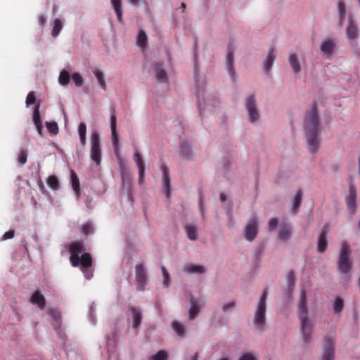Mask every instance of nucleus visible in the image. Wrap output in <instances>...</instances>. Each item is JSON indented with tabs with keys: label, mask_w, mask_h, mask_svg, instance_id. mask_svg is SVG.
<instances>
[{
	"label": "nucleus",
	"mask_w": 360,
	"mask_h": 360,
	"mask_svg": "<svg viewBox=\"0 0 360 360\" xmlns=\"http://www.w3.org/2000/svg\"><path fill=\"white\" fill-rule=\"evenodd\" d=\"M347 6L343 1L340 0L338 2V11L339 16V26L342 27L344 24L345 16L347 14Z\"/></svg>",
	"instance_id": "26"
},
{
	"label": "nucleus",
	"mask_w": 360,
	"mask_h": 360,
	"mask_svg": "<svg viewBox=\"0 0 360 360\" xmlns=\"http://www.w3.org/2000/svg\"><path fill=\"white\" fill-rule=\"evenodd\" d=\"M207 267L203 264L190 263L184 266L183 271L188 274L202 275L207 272Z\"/></svg>",
	"instance_id": "11"
},
{
	"label": "nucleus",
	"mask_w": 360,
	"mask_h": 360,
	"mask_svg": "<svg viewBox=\"0 0 360 360\" xmlns=\"http://www.w3.org/2000/svg\"><path fill=\"white\" fill-rule=\"evenodd\" d=\"M303 129L309 152L311 154L316 153L320 148L321 139L319 134L322 129L317 108L314 104L305 113Z\"/></svg>",
	"instance_id": "1"
},
{
	"label": "nucleus",
	"mask_w": 360,
	"mask_h": 360,
	"mask_svg": "<svg viewBox=\"0 0 360 360\" xmlns=\"http://www.w3.org/2000/svg\"><path fill=\"white\" fill-rule=\"evenodd\" d=\"M46 127L50 133L57 134L58 132V127L56 122H46Z\"/></svg>",
	"instance_id": "39"
},
{
	"label": "nucleus",
	"mask_w": 360,
	"mask_h": 360,
	"mask_svg": "<svg viewBox=\"0 0 360 360\" xmlns=\"http://www.w3.org/2000/svg\"><path fill=\"white\" fill-rule=\"evenodd\" d=\"M278 224V220L276 218L270 219L268 224L269 231H271L274 230L277 227Z\"/></svg>",
	"instance_id": "47"
},
{
	"label": "nucleus",
	"mask_w": 360,
	"mask_h": 360,
	"mask_svg": "<svg viewBox=\"0 0 360 360\" xmlns=\"http://www.w3.org/2000/svg\"><path fill=\"white\" fill-rule=\"evenodd\" d=\"M351 250L347 243L341 244L339 259L338 261V270L340 273L347 274L352 268V262L350 259Z\"/></svg>",
	"instance_id": "5"
},
{
	"label": "nucleus",
	"mask_w": 360,
	"mask_h": 360,
	"mask_svg": "<svg viewBox=\"0 0 360 360\" xmlns=\"http://www.w3.org/2000/svg\"><path fill=\"white\" fill-rule=\"evenodd\" d=\"M308 313L307 292L304 289H302L297 302V316L300 321L301 333L305 343H309L311 341L314 328V323L309 318Z\"/></svg>",
	"instance_id": "2"
},
{
	"label": "nucleus",
	"mask_w": 360,
	"mask_h": 360,
	"mask_svg": "<svg viewBox=\"0 0 360 360\" xmlns=\"http://www.w3.org/2000/svg\"><path fill=\"white\" fill-rule=\"evenodd\" d=\"M156 79L159 82H166L167 80V75L166 72L162 69L160 65H156L155 67Z\"/></svg>",
	"instance_id": "29"
},
{
	"label": "nucleus",
	"mask_w": 360,
	"mask_h": 360,
	"mask_svg": "<svg viewBox=\"0 0 360 360\" xmlns=\"http://www.w3.org/2000/svg\"><path fill=\"white\" fill-rule=\"evenodd\" d=\"M327 233H328L327 227L325 226L322 229V231L320 233L319 238H318L317 250H318L319 252H325V250L327 248V244H328L327 236H326Z\"/></svg>",
	"instance_id": "22"
},
{
	"label": "nucleus",
	"mask_w": 360,
	"mask_h": 360,
	"mask_svg": "<svg viewBox=\"0 0 360 360\" xmlns=\"http://www.w3.org/2000/svg\"><path fill=\"white\" fill-rule=\"evenodd\" d=\"M345 32L349 41H354L359 37V28L352 19H349L348 21Z\"/></svg>",
	"instance_id": "16"
},
{
	"label": "nucleus",
	"mask_w": 360,
	"mask_h": 360,
	"mask_svg": "<svg viewBox=\"0 0 360 360\" xmlns=\"http://www.w3.org/2000/svg\"><path fill=\"white\" fill-rule=\"evenodd\" d=\"M343 307H344V300L340 297H336L334 301L333 305L334 312L335 314L340 313L342 311Z\"/></svg>",
	"instance_id": "35"
},
{
	"label": "nucleus",
	"mask_w": 360,
	"mask_h": 360,
	"mask_svg": "<svg viewBox=\"0 0 360 360\" xmlns=\"http://www.w3.org/2000/svg\"><path fill=\"white\" fill-rule=\"evenodd\" d=\"M233 61H234V53L231 49H229V51H228V54L226 56V69H227L229 76L232 78V79H233L236 76V72H235L234 66H233Z\"/></svg>",
	"instance_id": "23"
},
{
	"label": "nucleus",
	"mask_w": 360,
	"mask_h": 360,
	"mask_svg": "<svg viewBox=\"0 0 360 360\" xmlns=\"http://www.w3.org/2000/svg\"><path fill=\"white\" fill-rule=\"evenodd\" d=\"M136 280L138 285V288L143 290L147 283V277L146 271L142 264L136 266Z\"/></svg>",
	"instance_id": "13"
},
{
	"label": "nucleus",
	"mask_w": 360,
	"mask_h": 360,
	"mask_svg": "<svg viewBox=\"0 0 360 360\" xmlns=\"http://www.w3.org/2000/svg\"><path fill=\"white\" fill-rule=\"evenodd\" d=\"M80 143L82 146H85L86 143V136H79Z\"/></svg>",
	"instance_id": "58"
},
{
	"label": "nucleus",
	"mask_w": 360,
	"mask_h": 360,
	"mask_svg": "<svg viewBox=\"0 0 360 360\" xmlns=\"http://www.w3.org/2000/svg\"><path fill=\"white\" fill-rule=\"evenodd\" d=\"M181 8L182 9V11L184 12L186 9V4L184 3H181Z\"/></svg>",
	"instance_id": "61"
},
{
	"label": "nucleus",
	"mask_w": 360,
	"mask_h": 360,
	"mask_svg": "<svg viewBox=\"0 0 360 360\" xmlns=\"http://www.w3.org/2000/svg\"><path fill=\"white\" fill-rule=\"evenodd\" d=\"M245 108L248 120L250 123H256L260 119V112L255 96H249L245 101Z\"/></svg>",
	"instance_id": "6"
},
{
	"label": "nucleus",
	"mask_w": 360,
	"mask_h": 360,
	"mask_svg": "<svg viewBox=\"0 0 360 360\" xmlns=\"http://www.w3.org/2000/svg\"><path fill=\"white\" fill-rule=\"evenodd\" d=\"M36 98L33 91H30L26 98V105L28 107L30 105L34 103Z\"/></svg>",
	"instance_id": "48"
},
{
	"label": "nucleus",
	"mask_w": 360,
	"mask_h": 360,
	"mask_svg": "<svg viewBox=\"0 0 360 360\" xmlns=\"http://www.w3.org/2000/svg\"><path fill=\"white\" fill-rule=\"evenodd\" d=\"M187 238L192 241L197 240L198 238V226L194 223H188L184 226Z\"/></svg>",
	"instance_id": "19"
},
{
	"label": "nucleus",
	"mask_w": 360,
	"mask_h": 360,
	"mask_svg": "<svg viewBox=\"0 0 360 360\" xmlns=\"http://www.w3.org/2000/svg\"><path fill=\"white\" fill-rule=\"evenodd\" d=\"M145 168L139 169V181L140 183L143 182L144 178Z\"/></svg>",
	"instance_id": "56"
},
{
	"label": "nucleus",
	"mask_w": 360,
	"mask_h": 360,
	"mask_svg": "<svg viewBox=\"0 0 360 360\" xmlns=\"http://www.w3.org/2000/svg\"><path fill=\"white\" fill-rule=\"evenodd\" d=\"M302 192L301 191H297L293 199H292V212L294 214H296L297 213V211L300 207V205H301V202H302Z\"/></svg>",
	"instance_id": "31"
},
{
	"label": "nucleus",
	"mask_w": 360,
	"mask_h": 360,
	"mask_svg": "<svg viewBox=\"0 0 360 360\" xmlns=\"http://www.w3.org/2000/svg\"><path fill=\"white\" fill-rule=\"evenodd\" d=\"M162 172H163V181H164V186L165 187L166 190V195L167 197L169 195V184H170V179L169 177V172L165 167H162Z\"/></svg>",
	"instance_id": "34"
},
{
	"label": "nucleus",
	"mask_w": 360,
	"mask_h": 360,
	"mask_svg": "<svg viewBox=\"0 0 360 360\" xmlns=\"http://www.w3.org/2000/svg\"><path fill=\"white\" fill-rule=\"evenodd\" d=\"M47 184L53 190H58L59 188L58 179L56 176H50L47 179Z\"/></svg>",
	"instance_id": "37"
},
{
	"label": "nucleus",
	"mask_w": 360,
	"mask_h": 360,
	"mask_svg": "<svg viewBox=\"0 0 360 360\" xmlns=\"http://www.w3.org/2000/svg\"><path fill=\"white\" fill-rule=\"evenodd\" d=\"M219 360H231L229 357H223L220 359Z\"/></svg>",
	"instance_id": "63"
},
{
	"label": "nucleus",
	"mask_w": 360,
	"mask_h": 360,
	"mask_svg": "<svg viewBox=\"0 0 360 360\" xmlns=\"http://www.w3.org/2000/svg\"><path fill=\"white\" fill-rule=\"evenodd\" d=\"M172 328L173 330L179 337H184L186 335V327L179 321H174L172 323Z\"/></svg>",
	"instance_id": "30"
},
{
	"label": "nucleus",
	"mask_w": 360,
	"mask_h": 360,
	"mask_svg": "<svg viewBox=\"0 0 360 360\" xmlns=\"http://www.w3.org/2000/svg\"><path fill=\"white\" fill-rule=\"evenodd\" d=\"M116 116L115 114L112 115L110 118L111 132L116 131Z\"/></svg>",
	"instance_id": "50"
},
{
	"label": "nucleus",
	"mask_w": 360,
	"mask_h": 360,
	"mask_svg": "<svg viewBox=\"0 0 360 360\" xmlns=\"http://www.w3.org/2000/svg\"><path fill=\"white\" fill-rule=\"evenodd\" d=\"M134 157L138 168H145L143 161L137 150L135 151Z\"/></svg>",
	"instance_id": "46"
},
{
	"label": "nucleus",
	"mask_w": 360,
	"mask_h": 360,
	"mask_svg": "<svg viewBox=\"0 0 360 360\" xmlns=\"http://www.w3.org/2000/svg\"><path fill=\"white\" fill-rule=\"evenodd\" d=\"M112 134V142L113 149L115 155L117 156L119 154V140L116 131L111 132Z\"/></svg>",
	"instance_id": "40"
},
{
	"label": "nucleus",
	"mask_w": 360,
	"mask_h": 360,
	"mask_svg": "<svg viewBox=\"0 0 360 360\" xmlns=\"http://www.w3.org/2000/svg\"><path fill=\"white\" fill-rule=\"evenodd\" d=\"M129 311L130 312L131 317L133 320L132 327L133 328L136 329L140 326L141 323L142 313L139 309L134 307H130Z\"/></svg>",
	"instance_id": "24"
},
{
	"label": "nucleus",
	"mask_w": 360,
	"mask_h": 360,
	"mask_svg": "<svg viewBox=\"0 0 360 360\" xmlns=\"http://www.w3.org/2000/svg\"><path fill=\"white\" fill-rule=\"evenodd\" d=\"M133 6H138L139 0H128Z\"/></svg>",
	"instance_id": "60"
},
{
	"label": "nucleus",
	"mask_w": 360,
	"mask_h": 360,
	"mask_svg": "<svg viewBox=\"0 0 360 360\" xmlns=\"http://www.w3.org/2000/svg\"><path fill=\"white\" fill-rule=\"evenodd\" d=\"M267 297V290H264L257 303L256 304L254 317L252 319L255 330L260 333L265 330Z\"/></svg>",
	"instance_id": "4"
},
{
	"label": "nucleus",
	"mask_w": 360,
	"mask_h": 360,
	"mask_svg": "<svg viewBox=\"0 0 360 360\" xmlns=\"http://www.w3.org/2000/svg\"><path fill=\"white\" fill-rule=\"evenodd\" d=\"M32 121L34 122V124L35 125V127L37 129L38 134L40 136H42L43 126H42V123H41V116H40V112H39V105H37L34 108Z\"/></svg>",
	"instance_id": "21"
},
{
	"label": "nucleus",
	"mask_w": 360,
	"mask_h": 360,
	"mask_svg": "<svg viewBox=\"0 0 360 360\" xmlns=\"http://www.w3.org/2000/svg\"><path fill=\"white\" fill-rule=\"evenodd\" d=\"M69 251L71 254L70 260L72 266H77L79 263L82 264V271L87 279L93 276L92 271L90 269L92 264L91 257L89 253H85L80 257L83 251L82 244L80 243H72L69 246Z\"/></svg>",
	"instance_id": "3"
},
{
	"label": "nucleus",
	"mask_w": 360,
	"mask_h": 360,
	"mask_svg": "<svg viewBox=\"0 0 360 360\" xmlns=\"http://www.w3.org/2000/svg\"><path fill=\"white\" fill-rule=\"evenodd\" d=\"M359 288H360V278L359 279Z\"/></svg>",
	"instance_id": "64"
},
{
	"label": "nucleus",
	"mask_w": 360,
	"mask_h": 360,
	"mask_svg": "<svg viewBox=\"0 0 360 360\" xmlns=\"http://www.w3.org/2000/svg\"><path fill=\"white\" fill-rule=\"evenodd\" d=\"M147 41L148 37L146 32L143 30H140L136 40L137 45L141 48H143L147 45Z\"/></svg>",
	"instance_id": "33"
},
{
	"label": "nucleus",
	"mask_w": 360,
	"mask_h": 360,
	"mask_svg": "<svg viewBox=\"0 0 360 360\" xmlns=\"http://www.w3.org/2000/svg\"><path fill=\"white\" fill-rule=\"evenodd\" d=\"M180 155L187 160H193L195 155L192 146L188 142H182L179 147Z\"/></svg>",
	"instance_id": "15"
},
{
	"label": "nucleus",
	"mask_w": 360,
	"mask_h": 360,
	"mask_svg": "<svg viewBox=\"0 0 360 360\" xmlns=\"http://www.w3.org/2000/svg\"><path fill=\"white\" fill-rule=\"evenodd\" d=\"M13 236H14V231L13 230H10V231L6 232L3 235L2 240L11 239V238H13Z\"/></svg>",
	"instance_id": "55"
},
{
	"label": "nucleus",
	"mask_w": 360,
	"mask_h": 360,
	"mask_svg": "<svg viewBox=\"0 0 360 360\" xmlns=\"http://www.w3.org/2000/svg\"><path fill=\"white\" fill-rule=\"evenodd\" d=\"M235 307V302L231 301V302H229L228 303H226L225 304L223 305L222 307V311L224 312H226L228 311L229 310H231L232 309L233 307Z\"/></svg>",
	"instance_id": "51"
},
{
	"label": "nucleus",
	"mask_w": 360,
	"mask_h": 360,
	"mask_svg": "<svg viewBox=\"0 0 360 360\" xmlns=\"http://www.w3.org/2000/svg\"><path fill=\"white\" fill-rule=\"evenodd\" d=\"M71 184H72V188L77 196V198H78L80 195L79 181V178L77 176L76 173L72 170L71 171Z\"/></svg>",
	"instance_id": "28"
},
{
	"label": "nucleus",
	"mask_w": 360,
	"mask_h": 360,
	"mask_svg": "<svg viewBox=\"0 0 360 360\" xmlns=\"http://www.w3.org/2000/svg\"><path fill=\"white\" fill-rule=\"evenodd\" d=\"M38 20H39V23L41 25V26H44L46 22V18L44 15H40L39 16V18H38Z\"/></svg>",
	"instance_id": "57"
},
{
	"label": "nucleus",
	"mask_w": 360,
	"mask_h": 360,
	"mask_svg": "<svg viewBox=\"0 0 360 360\" xmlns=\"http://www.w3.org/2000/svg\"><path fill=\"white\" fill-rule=\"evenodd\" d=\"M337 40L335 38H326L322 40L319 45L320 52L326 59L330 58L335 53Z\"/></svg>",
	"instance_id": "8"
},
{
	"label": "nucleus",
	"mask_w": 360,
	"mask_h": 360,
	"mask_svg": "<svg viewBox=\"0 0 360 360\" xmlns=\"http://www.w3.org/2000/svg\"><path fill=\"white\" fill-rule=\"evenodd\" d=\"M168 356L166 352L159 351L152 356L153 360H167Z\"/></svg>",
	"instance_id": "43"
},
{
	"label": "nucleus",
	"mask_w": 360,
	"mask_h": 360,
	"mask_svg": "<svg viewBox=\"0 0 360 360\" xmlns=\"http://www.w3.org/2000/svg\"><path fill=\"white\" fill-rule=\"evenodd\" d=\"M49 314L55 321H58L60 319L59 314L54 309H50L49 311Z\"/></svg>",
	"instance_id": "54"
},
{
	"label": "nucleus",
	"mask_w": 360,
	"mask_h": 360,
	"mask_svg": "<svg viewBox=\"0 0 360 360\" xmlns=\"http://www.w3.org/2000/svg\"><path fill=\"white\" fill-rule=\"evenodd\" d=\"M203 307V303L197 300L193 296L190 298V307L188 310V317L190 320H193L200 313Z\"/></svg>",
	"instance_id": "12"
},
{
	"label": "nucleus",
	"mask_w": 360,
	"mask_h": 360,
	"mask_svg": "<svg viewBox=\"0 0 360 360\" xmlns=\"http://www.w3.org/2000/svg\"><path fill=\"white\" fill-rule=\"evenodd\" d=\"M238 360H257V356L254 352H246L242 354Z\"/></svg>",
	"instance_id": "41"
},
{
	"label": "nucleus",
	"mask_w": 360,
	"mask_h": 360,
	"mask_svg": "<svg viewBox=\"0 0 360 360\" xmlns=\"http://www.w3.org/2000/svg\"><path fill=\"white\" fill-rule=\"evenodd\" d=\"M94 75L96 76L101 87L103 90H105L106 89V84H105V82L104 79V75H103V72H101L99 70H96L94 72Z\"/></svg>",
	"instance_id": "38"
},
{
	"label": "nucleus",
	"mask_w": 360,
	"mask_h": 360,
	"mask_svg": "<svg viewBox=\"0 0 360 360\" xmlns=\"http://www.w3.org/2000/svg\"><path fill=\"white\" fill-rule=\"evenodd\" d=\"M93 229V226L91 224H86L82 227L83 233L85 235H88L91 233Z\"/></svg>",
	"instance_id": "52"
},
{
	"label": "nucleus",
	"mask_w": 360,
	"mask_h": 360,
	"mask_svg": "<svg viewBox=\"0 0 360 360\" xmlns=\"http://www.w3.org/2000/svg\"><path fill=\"white\" fill-rule=\"evenodd\" d=\"M288 63L294 75H296L302 71V61L297 53H290Z\"/></svg>",
	"instance_id": "14"
},
{
	"label": "nucleus",
	"mask_w": 360,
	"mask_h": 360,
	"mask_svg": "<svg viewBox=\"0 0 360 360\" xmlns=\"http://www.w3.org/2000/svg\"><path fill=\"white\" fill-rule=\"evenodd\" d=\"M111 4L117 15V18L120 23L123 22L122 0H111Z\"/></svg>",
	"instance_id": "27"
},
{
	"label": "nucleus",
	"mask_w": 360,
	"mask_h": 360,
	"mask_svg": "<svg viewBox=\"0 0 360 360\" xmlns=\"http://www.w3.org/2000/svg\"><path fill=\"white\" fill-rule=\"evenodd\" d=\"M161 271H162V274L163 276L162 283L167 288V287H168V285L169 284V274L167 271L166 267H165V266H162L161 268Z\"/></svg>",
	"instance_id": "42"
},
{
	"label": "nucleus",
	"mask_w": 360,
	"mask_h": 360,
	"mask_svg": "<svg viewBox=\"0 0 360 360\" xmlns=\"http://www.w3.org/2000/svg\"><path fill=\"white\" fill-rule=\"evenodd\" d=\"M292 226L290 224L283 223L280 226L278 238L281 241H288L292 237Z\"/></svg>",
	"instance_id": "18"
},
{
	"label": "nucleus",
	"mask_w": 360,
	"mask_h": 360,
	"mask_svg": "<svg viewBox=\"0 0 360 360\" xmlns=\"http://www.w3.org/2000/svg\"><path fill=\"white\" fill-rule=\"evenodd\" d=\"M30 302L33 304L37 305L38 307L40 308L41 309H43L45 307V304H46L45 298L43 296V295H41L40 291H39V290L35 291L32 294L31 299H30Z\"/></svg>",
	"instance_id": "25"
},
{
	"label": "nucleus",
	"mask_w": 360,
	"mask_h": 360,
	"mask_svg": "<svg viewBox=\"0 0 360 360\" xmlns=\"http://www.w3.org/2000/svg\"><path fill=\"white\" fill-rule=\"evenodd\" d=\"M27 150H20L18 160L21 165H24L27 162Z\"/></svg>",
	"instance_id": "44"
},
{
	"label": "nucleus",
	"mask_w": 360,
	"mask_h": 360,
	"mask_svg": "<svg viewBox=\"0 0 360 360\" xmlns=\"http://www.w3.org/2000/svg\"><path fill=\"white\" fill-rule=\"evenodd\" d=\"M191 360H198V354H195L192 356Z\"/></svg>",
	"instance_id": "62"
},
{
	"label": "nucleus",
	"mask_w": 360,
	"mask_h": 360,
	"mask_svg": "<svg viewBox=\"0 0 360 360\" xmlns=\"http://www.w3.org/2000/svg\"><path fill=\"white\" fill-rule=\"evenodd\" d=\"M91 142V150L90 157L92 161H94L96 165H99L101 162V139L98 131H94L91 132L90 137Z\"/></svg>",
	"instance_id": "7"
},
{
	"label": "nucleus",
	"mask_w": 360,
	"mask_h": 360,
	"mask_svg": "<svg viewBox=\"0 0 360 360\" xmlns=\"http://www.w3.org/2000/svg\"><path fill=\"white\" fill-rule=\"evenodd\" d=\"M72 79L77 86H81L83 84V79L79 73L72 74Z\"/></svg>",
	"instance_id": "45"
},
{
	"label": "nucleus",
	"mask_w": 360,
	"mask_h": 360,
	"mask_svg": "<svg viewBox=\"0 0 360 360\" xmlns=\"http://www.w3.org/2000/svg\"><path fill=\"white\" fill-rule=\"evenodd\" d=\"M257 226L258 223L255 219H252L247 224L244 230V236L247 240L251 242L256 238L258 232Z\"/></svg>",
	"instance_id": "10"
},
{
	"label": "nucleus",
	"mask_w": 360,
	"mask_h": 360,
	"mask_svg": "<svg viewBox=\"0 0 360 360\" xmlns=\"http://www.w3.org/2000/svg\"><path fill=\"white\" fill-rule=\"evenodd\" d=\"M356 190L353 185H351L349 188V195L347 198V205L349 212L352 214H354L356 212Z\"/></svg>",
	"instance_id": "17"
},
{
	"label": "nucleus",
	"mask_w": 360,
	"mask_h": 360,
	"mask_svg": "<svg viewBox=\"0 0 360 360\" xmlns=\"http://www.w3.org/2000/svg\"><path fill=\"white\" fill-rule=\"evenodd\" d=\"M324 352L322 360H333L335 337L334 335H328L324 338Z\"/></svg>",
	"instance_id": "9"
},
{
	"label": "nucleus",
	"mask_w": 360,
	"mask_h": 360,
	"mask_svg": "<svg viewBox=\"0 0 360 360\" xmlns=\"http://www.w3.org/2000/svg\"><path fill=\"white\" fill-rule=\"evenodd\" d=\"M288 281L290 286H294L295 281V276L292 271L288 274Z\"/></svg>",
	"instance_id": "53"
},
{
	"label": "nucleus",
	"mask_w": 360,
	"mask_h": 360,
	"mask_svg": "<svg viewBox=\"0 0 360 360\" xmlns=\"http://www.w3.org/2000/svg\"><path fill=\"white\" fill-rule=\"evenodd\" d=\"M63 27V24L61 20L59 18H56L53 20V27L51 32V35L53 37H56L60 34V31Z\"/></svg>",
	"instance_id": "32"
},
{
	"label": "nucleus",
	"mask_w": 360,
	"mask_h": 360,
	"mask_svg": "<svg viewBox=\"0 0 360 360\" xmlns=\"http://www.w3.org/2000/svg\"><path fill=\"white\" fill-rule=\"evenodd\" d=\"M219 198L221 202H224L226 200V196L225 194L221 193L219 195Z\"/></svg>",
	"instance_id": "59"
},
{
	"label": "nucleus",
	"mask_w": 360,
	"mask_h": 360,
	"mask_svg": "<svg viewBox=\"0 0 360 360\" xmlns=\"http://www.w3.org/2000/svg\"><path fill=\"white\" fill-rule=\"evenodd\" d=\"M276 60V51L274 49H270L268 51L267 56L262 64L263 70L266 73H269L274 65Z\"/></svg>",
	"instance_id": "20"
},
{
	"label": "nucleus",
	"mask_w": 360,
	"mask_h": 360,
	"mask_svg": "<svg viewBox=\"0 0 360 360\" xmlns=\"http://www.w3.org/2000/svg\"><path fill=\"white\" fill-rule=\"evenodd\" d=\"M70 82V74L67 70H62L58 77V82L62 86L67 85Z\"/></svg>",
	"instance_id": "36"
},
{
	"label": "nucleus",
	"mask_w": 360,
	"mask_h": 360,
	"mask_svg": "<svg viewBox=\"0 0 360 360\" xmlns=\"http://www.w3.org/2000/svg\"><path fill=\"white\" fill-rule=\"evenodd\" d=\"M86 127L84 122H81L78 127V133L79 136H86Z\"/></svg>",
	"instance_id": "49"
}]
</instances>
